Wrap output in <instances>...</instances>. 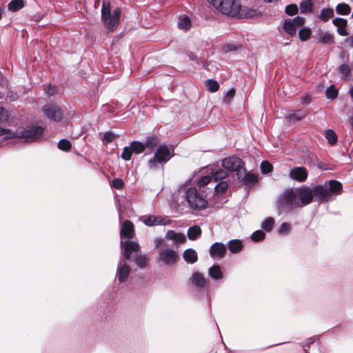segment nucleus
<instances>
[{
    "label": "nucleus",
    "instance_id": "f257e3e1",
    "mask_svg": "<svg viewBox=\"0 0 353 353\" xmlns=\"http://www.w3.org/2000/svg\"><path fill=\"white\" fill-rule=\"evenodd\" d=\"M121 14L120 9L117 8L112 12L109 0H103L101 8V19L104 26L110 31L119 25Z\"/></svg>",
    "mask_w": 353,
    "mask_h": 353
},
{
    "label": "nucleus",
    "instance_id": "f03ea898",
    "mask_svg": "<svg viewBox=\"0 0 353 353\" xmlns=\"http://www.w3.org/2000/svg\"><path fill=\"white\" fill-rule=\"evenodd\" d=\"M42 134L43 128L38 126L28 127L19 134L12 132L10 130L0 128V136L5 135L8 139L19 137L24 139L26 141H34L39 139Z\"/></svg>",
    "mask_w": 353,
    "mask_h": 353
},
{
    "label": "nucleus",
    "instance_id": "7ed1b4c3",
    "mask_svg": "<svg viewBox=\"0 0 353 353\" xmlns=\"http://www.w3.org/2000/svg\"><path fill=\"white\" fill-rule=\"evenodd\" d=\"M221 13L232 17H241V6L235 0H208Z\"/></svg>",
    "mask_w": 353,
    "mask_h": 353
},
{
    "label": "nucleus",
    "instance_id": "20e7f679",
    "mask_svg": "<svg viewBox=\"0 0 353 353\" xmlns=\"http://www.w3.org/2000/svg\"><path fill=\"white\" fill-rule=\"evenodd\" d=\"M276 208L280 212H289L299 208L294 190L289 189L284 191L278 199Z\"/></svg>",
    "mask_w": 353,
    "mask_h": 353
},
{
    "label": "nucleus",
    "instance_id": "39448f33",
    "mask_svg": "<svg viewBox=\"0 0 353 353\" xmlns=\"http://www.w3.org/2000/svg\"><path fill=\"white\" fill-rule=\"evenodd\" d=\"M185 198L190 207L194 210L203 209L208 204L204 196L198 192V190L196 188H188L186 192Z\"/></svg>",
    "mask_w": 353,
    "mask_h": 353
},
{
    "label": "nucleus",
    "instance_id": "423d86ee",
    "mask_svg": "<svg viewBox=\"0 0 353 353\" xmlns=\"http://www.w3.org/2000/svg\"><path fill=\"white\" fill-rule=\"evenodd\" d=\"M172 157V150L166 145H160L157 150L154 156L149 161L148 164L151 168L157 167L158 163L168 162Z\"/></svg>",
    "mask_w": 353,
    "mask_h": 353
},
{
    "label": "nucleus",
    "instance_id": "0eeeda50",
    "mask_svg": "<svg viewBox=\"0 0 353 353\" xmlns=\"http://www.w3.org/2000/svg\"><path fill=\"white\" fill-rule=\"evenodd\" d=\"M294 192L299 203V208L308 205L314 198L313 188H310L307 186L296 189Z\"/></svg>",
    "mask_w": 353,
    "mask_h": 353
},
{
    "label": "nucleus",
    "instance_id": "6e6552de",
    "mask_svg": "<svg viewBox=\"0 0 353 353\" xmlns=\"http://www.w3.org/2000/svg\"><path fill=\"white\" fill-rule=\"evenodd\" d=\"M222 165L225 170L236 172V176L244 168L242 160L236 157H230L224 159Z\"/></svg>",
    "mask_w": 353,
    "mask_h": 353
},
{
    "label": "nucleus",
    "instance_id": "1a4fd4ad",
    "mask_svg": "<svg viewBox=\"0 0 353 353\" xmlns=\"http://www.w3.org/2000/svg\"><path fill=\"white\" fill-rule=\"evenodd\" d=\"M131 268L128 263V260L121 259L117 265V277L119 283L125 282L130 273Z\"/></svg>",
    "mask_w": 353,
    "mask_h": 353
},
{
    "label": "nucleus",
    "instance_id": "9d476101",
    "mask_svg": "<svg viewBox=\"0 0 353 353\" xmlns=\"http://www.w3.org/2000/svg\"><path fill=\"white\" fill-rule=\"evenodd\" d=\"M140 221L147 226L167 225L171 223V220L167 217L157 216L154 215H144L140 217Z\"/></svg>",
    "mask_w": 353,
    "mask_h": 353
},
{
    "label": "nucleus",
    "instance_id": "9b49d317",
    "mask_svg": "<svg viewBox=\"0 0 353 353\" xmlns=\"http://www.w3.org/2000/svg\"><path fill=\"white\" fill-rule=\"evenodd\" d=\"M159 259L160 261L165 265H172L177 261L179 256L175 250L165 248L159 250Z\"/></svg>",
    "mask_w": 353,
    "mask_h": 353
},
{
    "label": "nucleus",
    "instance_id": "f8f14e48",
    "mask_svg": "<svg viewBox=\"0 0 353 353\" xmlns=\"http://www.w3.org/2000/svg\"><path fill=\"white\" fill-rule=\"evenodd\" d=\"M121 254L125 260H129L133 252H137L140 250L139 245L134 241H123L121 240Z\"/></svg>",
    "mask_w": 353,
    "mask_h": 353
},
{
    "label": "nucleus",
    "instance_id": "ddd939ff",
    "mask_svg": "<svg viewBox=\"0 0 353 353\" xmlns=\"http://www.w3.org/2000/svg\"><path fill=\"white\" fill-rule=\"evenodd\" d=\"M43 112L45 115L56 121H59L62 118V112L61 109L55 105L47 104L43 107Z\"/></svg>",
    "mask_w": 353,
    "mask_h": 353
},
{
    "label": "nucleus",
    "instance_id": "4468645a",
    "mask_svg": "<svg viewBox=\"0 0 353 353\" xmlns=\"http://www.w3.org/2000/svg\"><path fill=\"white\" fill-rule=\"evenodd\" d=\"M314 197L320 202L327 201L331 198L330 191L327 189V185H316L313 188Z\"/></svg>",
    "mask_w": 353,
    "mask_h": 353
},
{
    "label": "nucleus",
    "instance_id": "2eb2a0df",
    "mask_svg": "<svg viewBox=\"0 0 353 353\" xmlns=\"http://www.w3.org/2000/svg\"><path fill=\"white\" fill-rule=\"evenodd\" d=\"M227 251L226 246L221 243H214L210 248V255L213 258H223Z\"/></svg>",
    "mask_w": 353,
    "mask_h": 353
},
{
    "label": "nucleus",
    "instance_id": "dca6fc26",
    "mask_svg": "<svg viewBox=\"0 0 353 353\" xmlns=\"http://www.w3.org/2000/svg\"><path fill=\"white\" fill-rule=\"evenodd\" d=\"M120 234L121 239L123 238L128 239H132L134 235V225L130 221H124L121 228Z\"/></svg>",
    "mask_w": 353,
    "mask_h": 353
},
{
    "label": "nucleus",
    "instance_id": "f3484780",
    "mask_svg": "<svg viewBox=\"0 0 353 353\" xmlns=\"http://www.w3.org/2000/svg\"><path fill=\"white\" fill-rule=\"evenodd\" d=\"M237 178L239 181L247 185L254 184L257 181L256 176L252 173H247L245 168L238 174Z\"/></svg>",
    "mask_w": 353,
    "mask_h": 353
},
{
    "label": "nucleus",
    "instance_id": "a211bd4d",
    "mask_svg": "<svg viewBox=\"0 0 353 353\" xmlns=\"http://www.w3.org/2000/svg\"><path fill=\"white\" fill-rule=\"evenodd\" d=\"M290 176L292 179L299 181H304L307 176V172L305 168L303 167H298L290 171Z\"/></svg>",
    "mask_w": 353,
    "mask_h": 353
},
{
    "label": "nucleus",
    "instance_id": "6ab92c4d",
    "mask_svg": "<svg viewBox=\"0 0 353 353\" xmlns=\"http://www.w3.org/2000/svg\"><path fill=\"white\" fill-rule=\"evenodd\" d=\"M165 238L172 241L175 244L183 243L186 241V237L184 234L176 232L171 230L167 232Z\"/></svg>",
    "mask_w": 353,
    "mask_h": 353
},
{
    "label": "nucleus",
    "instance_id": "aec40b11",
    "mask_svg": "<svg viewBox=\"0 0 353 353\" xmlns=\"http://www.w3.org/2000/svg\"><path fill=\"white\" fill-rule=\"evenodd\" d=\"M192 283L199 288H204L207 284L205 278L199 272H194L191 276Z\"/></svg>",
    "mask_w": 353,
    "mask_h": 353
},
{
    "label": "nucleus",
    "instance_id": "412c9836",
    "mask_svg": "<svg viewBox=\"0 0 353 353\" xmlns=\"http://www.w3.org/2000/svg\"><path fill=\"white\" fill-rule=\"evenodd\" d=\"M184 260L189 263H194L197 261V254L193 249H187L183 252Z\"/></svg>",
    "mask_w": 353,
    "mask_h": 353
},
{
    "label": "nucleus",
    "instance_id": "4be33fe9",
    "mask_svg": "<svg viewBox=\"0 0 353 353\" xmlns=\"http://www.w3.org/2000/svg\"><path fill=\"white\" fill-rule=\"evenodd\" d=\"M303 116L304 114L300 110L296 112H289L285 115V119L288 123H294L301 120L303 117Z\"/></svg>",
    "mask_w": 353,
    "mask_h": 353
},
{
    "label": "nucleus",
    "instance_id": "5701e85b",
    "mask_svg": "<svg viewBox=\"0 0 353 353\" xmlns=\"http://www.w3.org/2000/svg\"><path fill=\"white\" fill-rule=\"evenodd\" d=\"M187 235L190 240H196L201 235V229L199 225H193L188 229Z\"/></svg>",
    "mask_w": 353,
    "mask_h": 353
},
{
    "label": "nucleus",
    "instance_id": "b1692460",
    "mask_svg": "<svg viewBox=\"0 0 353 353\" xmlns=\"http://www.w3.org/2000/svg\"><path fill=\"white\" fill-rule=\"evenodd\" d=\"M209 275L214 279H221L223 274L221 272V267L218 265L212 266L208 271Z\"/></svg>",
    "mask_w": 353,
    "mask_h": 353
},
{
    "label": "nucleus",
    "instance_id": "393cba45",
    "mask_svg": "<svg viewBox=\"0 0 353 353\" xmlns=\"http://www.w3.org/2000/svg\"><path fill=\"white\" fill-rule=\"evenodd\" d=\"M327 189L330 191V194H340L342 190V185L340 182L332 180L329 182Z\"/></svg>",
    "mask_w": 353,
    "mask_h": 353
},
{
    "label": "nucleus",
    "instance_id": "a878e982",
    "mask_svg": "<svg viewBox=\"0 0 353 353\" xmlns=\"http://www.w3.org/2000/svg\"><path fill=\"white\" fill-rule=\"evenodd\" d=\"M243 248L242 242L238 239H234L229 241L228 249L232 253H238Z\"/></svg>",
    "mask_w": 353,
    "mask_h": 353
},
{
    "label": "nucleus",
    "instance_id": "bb28decb",
    "mask_svg": "<svg viewBox=\"0 0 353 353\" xmlns=\"http://www.w3.org/2000/svg\"><path fill=\"white\" fill-rule=\"evenodd\" d=\"M192 26V23L189 17L186 16L180 17L178 21V27L183 30H188Z\"/></svg>",
    "mask_w": 353,
    "mask_h": 353
},
{
    "label": "nucleus",
    "instance_id": "cd10ccee",
    "mask_svg": "<svg viewBox=\"0 0 353 353\" xmlns=\"http://www.w3.org/2000/svg\"><path fill=\"white\" fill-rule=\"evenodd\" d=\"M334 10L332 8H324L321 10L319 18L325 22L334 17Z\"/></svg>",
    "mask_w": 353,
    "mask_h": 353
},
{
    "label": "nucleus",
    "instance_id": "c85d7f7f",
    "mask_svg": "<svg viewBox=\"0 0 353 353\" xmlns=\"http://www.w3.org/2000/svg\"><path fill=\"white\" fill-rule=\"evenodd\" d=\"M284 30L290 35H295L296 33V28L294 26L291 19H286L283 23Z\"/></svg>",
    "mask_w": 353,
    "mask_h": 353
},
{
    "label": "nucleus",
    "instance_id": "c756f323",
    "mask_svg": "<svg viewBox=\"0 0 353 353\" xmlns=\"http://www.w3.org/2000/svg\"><path fill=\"white\" fill-rule=\"evenodd\" d=\"M24 6L23 0H12L8 4V9L10 11H17L21 9Z\"/></svg>",
    "mask_w": 353,
    "mask_h": 353
},
{
    "label": "nucleus",
    "instance_id": "7c9ffc66",
    "mask_svg": "<svg viewBox=\"0 0 353 353\" xmlns=\"http://www.w3.org/2000/svg\"><path fill=\"white\" fill-rule=\"evenodd\" d=\"M336 11L339 14L346 15L350 14L351 8L348 4L341 3L336 6Z\"/></svg>",
    "mask_w": 353,
    "mask_h": 353
},
{
    "label": "nucleus",
    "instance_id": "2f4dec72",
    "mask_svg": "<svg viewBox=\"0 0 353 353\" xmlns=\"http://www.w3.org/2000/svg\"><path fill=\"white\" fill-rule=\"evenodd\" d=\"M130 147L133 152L140 154L145 150V145L139 141H134L131 143Z\"/></svg>",
    "mask_w": 353,
    "mask_h": 353
},
{
    "label": "nucleus",
    "instance_id": "473e14b6",
    "mask_svg": "<svg viewBox=\"0 0 353 353\" xmlns=\"http://www.w3.org/2000/svg\"><path fill=\"white\" fill-rule=\"evenodd\" d=\"M274 224V219L272 217L266 218L261 223V228L267 231L270 232Z\"/></svg>",
    "mask_w": 353,
    "mask_h": 353
},
{
    "label": "nucleus",
    "instance_id": "72a5a7b5",
    "mask_svg": "<svg viewBox=\"0 0 353 353\" xmlns=\"http://www.w3.org/2000/svg\"><path fill=\"white\" fill-rule=\"evenodd\" d=\"M313 3L310 0L302 2L300 5L301 13H307L312 11Z\"/></svg>",
    "mask_w": 353,
    "mask_h": 353
},
{
    "label": "nucleus",
    "instance_id": "f704fd0d",
    "mask_svg": "<svg viewBox=\"0 0 353 353\" xmlns=\"http://www.w3.org/2000/svg\"><path fill=\"white\" fill-rule=\"evenodd\" d=\"M325 137L331 145L335 144L337 141L336 134L332 130H327L325 131Z\"/></svg>",
    "mask_w": 353,
    "mask_h": 353
},
{
    "label": "nucleus",
    "instance_id": "c9c22d12",
    "mask_svg": "<svg viewBox=\"0 0 353 353\" xmlns=\"http://www.w3.org/2000/svg\"><path fill=\"white\" fill-rule=\"evenodd\" d=\"M212 179H213L208 176L202 177L198 182V188L199 189V191H201L203 193H204L205 190H203V188L208 185L209 183H210Z\"/></svg>",
    "mask_w": 353,
    "mask_h": 353
},
{
    "label": "nucleus",
    "instance_id": "e433bc0d",
    "mask_svg": "<svg viewBox=\"0 0 353 353\" xmlns=\"http://www.w3.org/2000/svg\"><path fill=\"white\" fill-rule=\"evenodd\" d=\"M206 86L208 89L212 92H216L219 88V85L217 81L212 79H208L206 81Z\"/></svg>",
    "mask_w": 353,
    "mask_h": 353
},
{
    "label": "nucleus",
    "instance_id": "4c0bfd02",
    "mask_svg": "<svg viewBox=\"0 0 353 353\" xmlns=\"http://www.w3.org/2000/svg\"><path fill=\"white\" fill-rule=\"evenodd\" d=\"M299 37H300L301 40L306 41L310 37L311 30H310V29H309L307 28H304L299 30Z\"/></svg>",
    "mask_w": 353,
    "mask_h": 353
},
{
    "label": "nucleus",
    "instance_id": "58836bf2",
    "mask_svg": "<svg viewBox=\"0 0 353 353\" xmlns=\"http://www.w3.org/2000/svg\"><path fill=\"white\" fill-rule=\"evenodd\" d=\"M319 40L323 43L329 44L332 41V36L327 32H321L319 34Z\"/></svg>",
    "mask_w": 353,
    "mask_h": 353
},
{
    "label": "nucleus",
    "instance_id": "ea45409f",
    "mask_svg": "<svg viewBox=\"0 0 353 353\" xmlns=\"http://www.w3.org/2000/svg\"><path fill=\"white\" fill-rule=\"evenodd\" d=\"M135 262L139 267L143 268L146 265L147 258L145 255L139 254L135 256Z\"/></svg>",
    "mask_w": 353,
    "mask_h": 353
},
{
    "label": "nucleus",
    "instance_id": "a19ab883",
    "mask_svg": "<svg viewBox=\"0 0 353 353\" xmlns=\"http://www.w3.org/2000/svg\"><path fill=\"white\" fill-rule=\"evenodd\" d=\"M340 72L342 74V76L344 79L350 80L351 79L350 76V70L348 66L345 65H343L339 68Z\"/></svg>",
    "mask_w": 353,
    "mask_h": 353
},
{
    "label": "nucleus",
    "instance_id": "79ce46f5",
    "mask_svg": "<svg viewBox=\"0 0 353 353\" xmlns=\"http://www.w3.org/2000/svg\"><path fill=\"white\" fill-rule=\"evenodd\" d=\"M132 150L131 147H125L121 154V158L125 161H129L131 159Z\"/></svg>",
    "mask_w": 353,
    "mask_h": 353
},
{
    "label": "nucleus",
    "instance_id": "37998d69",
    "mask_svg": "<svg viewBox=\"0 0 353 353\" xmlns=\"http://www.w3.org/2000/svg\"><path fill=\"white\" fill-rule=\"evenodd\" d=\"M265 236V234L262 230H257L252 234L251 239L254 241H259L263 240Z\"/></svg>",
    "mask_w": 353,
    "mask_h": 353
},
{
    "label": "nucleus",
    "instance_id": "c03bdc74",
    "mask_svg": "<svg viewBox=\"0 0 353 353\" xmlns=\"http://www.w3.org/2000/svg\"><path fill=\"white\" fill-rule=\"evenodd\" d=\"M58 147L61 150L68 151L70 149L71 144L68 140L62 139L59 142Z\"/></svg>",
    "mask_w": 353,
    "mask_h": 353
},
{
    "label": "nucleus",
    "instance_id": "a18cd8bd",
    "mask_svg": "<svg viewBox=\"0 0 353 353\" xmlns=\"http://www.w3.org/2000/svg\"><path fill=\"white\" fill-rule=\"evenodd\" d=\"M157 139L154 137H150L146 139V141L145 143V148H153L157 145Z\"/></svg>",
    "mask_w": 353,
    "mask_h": 353
},
{
    "label": "nucleus",
    "instance_id": "49530a36",
    "mask_svg": "<svg viewBox=\"0 0 353 353\" xmlns=\"http://www.w3.org/2000/svg\"><path fill=\"white\" fill-rule=\"evenodd\" d=\"M261 170L263 174H268L272 170V165L268 161H263L261 164Z\"/></svg>",
    "mask_w": 353,
    "mask_h": 353
},
{
    "label": "nucleus",
    "instance_id": "de8ad7c7",
    "mask_svg": "<svg viewBox=\"0 0 353 353\" xmlns=\"http://www.w3.org/2000/svg\"><path fill=\"white\" fill-rule=\"evenodd\" d=\"M337 94V90L332 85L330 86L326 90V97L328 99H334L335 97H336Z\"/></svg>",
    "mask_w": 353,
    "mask_h": 353
},
{
    "label": "nucleus",
    "instance_id": "09e8293b",
    "mask_svg": "<svg viewBox=\"0 0 353 353\" xmlns=\"http://www.w3.org/2000/svg\"><path fill=\"white\" fill-rule=\"evenodd\" d=\"M227 173L225 170H219L213 174L212 179L214 181H217L218 180L225 179Z\"/></svg>",
    "mask_w": 353,
    "mask_h": 353
},
{
    "label": "nucleus",
    "instance_id": "8fccbe9b",
    "mask_svg": "<svg viewBox=\"0 0 353 353\" xmlns=\"http://www.w3.org/2000/svg\"><path fill=\"white\" fill-rule=\"evenodd\" d=\"M297 12H298V7L295 4L288 5L285 8V12L288 15H291V16L294 15L297 13Z\"/></svg>",
    "mask_w": 353,
    "mask_h": 353
},
{
    "label": "nucleus",
    "instance_id": "3c124183",
    "mask_svg": "<svg viewBox=\"0 0 353 353\" xmlns=\"http://www.w3.org/2000/svg\"><path fill=\"white\" fill-rule=\"evenodd\" d=\"M228 187V184L226 181H221L214 187V190L216 192H223Z\"/></svg>",
    "mask_w": 353,
    "mask_h": 353
},
{
    "label": "nucleus",
    "instance_id": "603ef678",
    "mask_svg": "<svg viewBox=\"0 0 353 353\" xmlns=\"http://www.w3.org/2000/svg\"><path fill=\"white\" fill-rule=\"evenodd\" d=\"M235 94V90L232 88L230 90L227 92L225 94L223 101L225 103H229L231 101V100L233 99Z\"/></svg>",
    "mask_w": 353,
    "mask_h": 353
},
{
    "label": "nucleus",
    "instance_id": "864d4df0",
    "mask_svg": "<svg viewBox=\"0 0 353 353\" xmlns=\"http://www.w3.org/2000/svg\"><path fill=\"white\" fill-rule=\"evenodd\" d=\"M333 23L338 28L346 26H347V20L342 18H335L332 20Z\"/></svg>",
    "mask_w": 353,
    "mask_h": 353
},
{
    "label": "nucleus",
    "instance_id": "5fc2aeb1",
    "mask_svg": "<svg viewBox=\"0 0 353 353\" xmlns=\"http://www.w3.org/2000/svg\"><path fill=\"white\" fill-rule=\"evenodd\" d=\"M290 225L288 223H283L281 224V225L279 230V233L280 234H288V232L290 231Z\"/></svg>",
    "mask_w": 353,
    "mask_h": 353
},
{
    "label": "nucleus",
    "instance_id": "6e6d98bb",
    "mask_svg": "<svg viewBox=\"0 0 353 353\" xmlns=\"http://www.w3.org/2000/svg\"><path fill=\"white\" fill-rule=\"evenodd\" d=\"M296 28L302 26L304 24L305 19L301 17H296L293 19H291Z\"/></svg>",
    "mask_w": 353,
    "mask_h": 353
},
{
    "label": "nucleus",
    "instance_id": "4d7b16f0",
    "mask_svg": "<svg viewBox=\"0 0 353 353\" xmlns=\"http://www.w3.org/2000/svg\"><path fill=\"white\" fill-rule=\"evenodd\" d=\"M116 135L111 132H106L103 135V140L108 143L112 142L115 139Z\"/></svg>",
    "mask_w": 353,
    "mask_h": 353
},
{
    "label": "nucleus",
    "instance_id": "13d9d810",
    "mask_svg": "<svg viewBox=\"0 0 353 353\" xmlns=\"http://www.w3.org/2000/svg\"><path fill=\"white\" fill-rule=\"evenodd\" d=\"M112 185L116 188V189H118V190H120V189H122L123 187V182L121 179H114L112 181Z\"/></svg>",
    "mask_w": 353,
    "mask_h": 353
},
{
    "label": "nucleus",
    "instance_id": "bf43d9fd",
    "mask_svg": "<svg viewBox=\"0 0 353 353\" xmlns=\"http://www.w3.org/2000/svg\"><path fill=\"white\" fill-rule=\"evenodd\" d=\"M46 92L48 95L52 96L56 93V88L54 86L48 85L46 90Z\"/></svg>",
    "mask_w": 353,
    "mask_h": 353
},
{
    "label": "nucleus",
    "instance_id": "052dcab7",
    "mask_svg": "<svg viewBox=\"0 0 353 353\" xmlns=\"http://www.w3.org/2000/svg\"><path fill=\"white\" fill-rule=\"evenodd\" d=\"M338 33L341 36H347L348 32L346 30V26L339 27L337 29Z\"/></svg>",
    "mask_w": 353,
    "mask_h": 353
},
{
    "label": "nucleus",
    "instance_id": "680f3d73",
    "mask_svg": "<svg viewBox=\"0 0 353 353\" xmlns=\"http://www.w3.org/2000/svg\"><path fill=\"white\" fill-rule=\"evenodd\" d=\"M6 111L3 108H0V121L6 119Z\"/></svg>",
    "mask_w": 353,
    "mask_h": 353
},
{
    "label": "nucleus",
    "instance_id": "e2e57ef3",
    "mask_svg": "<svg viewBox=\"0 0 353 353\" xmlns=\"http://www.w3.org/2000/svg\"><path fill=\"white\" fill-rule=\"evenodd\" d=\"M164 241L162 239H157L155 240V244L157 246H160L163 243Z\"/></svg>",
    "mask_w": 353,
    "mask_h": 353
},
{
    "label": "nucleus",
    "instance_id": "0e129e2a",
    "mask_svg": "<svg viewBox=\"0 0 353 353\" xmlns=\"http://www.w3.org/2000/svg\"><path fill=\"white\" fill-rule=\"evenodd\" d=\"M189 57H190V59H192V60H196V57L194 54H190Z\"/></svg>",
    "mask_w": 353,
    "mask_h": 353
},
{
    "label": "nucleus",
    "instance_id": "69168bd1",
    "mask_svg": "<svg viewBox=\"0 0 353 353\" xmlns=\"http://www.w3.org/2000/svg\"><path fill=\"white\" fill-rule=\"evenodd\" d=\"M350 92L351 97L353 98V87L350 89Z\"/></svg>",
    "mask_w": 353,
    "mask_h": 353
},
{
    "label": "nucleus",
    "instance_id": "338daca9",
    "mask_svg": "<svg viewBox=\"0 0 353 353\" xmlns=\"http://www.w3.org/2000/svg\"><path fill=\"white\" fill-rule=\"evenodd\" d=\"M1 16H2V10L0 9V19H1Z\"/></svg>",
    "mask_w": 353,
    "mask_h": 353
}]
</instances>
